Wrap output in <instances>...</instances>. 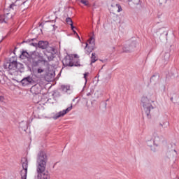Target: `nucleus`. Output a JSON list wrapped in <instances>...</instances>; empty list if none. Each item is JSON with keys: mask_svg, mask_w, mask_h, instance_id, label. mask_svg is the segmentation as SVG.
I'll return each mask as SVG.
<instances>
[{"mask_svg": "<svg viewBox=\"0 0 179 179\" xmlns=\"http://www.w3.org/2000/svg\"><path fill=\"white\" fill-rule=\"evenodd\" d=\"M36 163V179H50V174L48 172H45V166H47V155L44 151H40L38 152Z\"/></svg>", "mask_w": 179, "mask_h": 179, "instance_id": "nucleus-1", "label": "nucleus"}, {"mask_svg": "<svg viewBox=\"0 0 179 179\" xmlns=\"http://www.w3.org/2000/svg\"><path fill=\"white\" fill-rule=\"evenodd\" d=\"M155 99H156V96L152 92H148L141 97V106H143L148 118H150L152 110L155 108L152 105V103H155Z\"/></svg>", "mask_w": 179, "mask_h": 179, "instance_id": "nucleus-2", "label": "nucleus"}, {"mask_svg": "<svg viewBox=\"0 0 179 179\" xmlns=\"http://www.w3.org/2000/svg\"><path fill=\"white\" fill-rule=\"evenodd\" d=\"M29 62L31 63L33 67L38 66L39 64H42L43 66H48V61L38 52H35L30 55Z\"/></svg>", "mask_w": 179, "mask_h": 179, "instance_id": "nucleus-3", "label": "nucleus"}, {"mask_svg": "<svg viewBox=\"0 0 179 179\" xmlns=\"http://www.w3.org/2000/svg\"><path fill=\"white\" fill-rule=\"evenodd\" d=\"M164 139V138L163 136L160 135V133L154 131L151 136V141H152L153 145H148V146L150 148V150H152V152H157V148L160 147V145Z\"/></svg>", "mask_w": 179, "mask_h": 179, "instance_id": "nucleus-4", "label": "nucleus"}, {"mask_svg": "<svg viewBox=\"0 0 179 179\" xmlns=\"http://www.w3.org/2000/svg\"><path fill=\"white\" fill-rule=\"evenodd\" d=\"M6 69H8L10 75H15L16 72H19L20 69H23L24 66L22 63H17V62H12L10 63H6L4 65Z\"/></svg>", "mask_w": 179, "mask_h": 179, "instance_id": "nucleus-5", "label": "nucleus"}, {"mask_svg": "<svg viewBox=\"0 0 179 179\" xmlns=\"http://www.w3.org/2000/svg\"><path fill=\"white\" fill-rule=\"evenodd\" d=\"M150 82L152 83V87L155 90H166V81L164 80H159V76H153Z\"/></svg>", "mask_w": 179, "mask_h": 179, "instance_id": "nucleus-6", "label": "nucleus"}, {"mask_svg": "<svg viewBox=\"0 0 179 179\" xmlns=\"http://www.w3.org/2000/svg\"><path fill=\"white\" fill-rule=\"evenodd\" d=\"M21 163L23 170L21 171V178L27 179V167L29 166V162L27 158H22L21 159Z\"/></svg>", "mask_w": 179, "mask_h": 179, "instance_id": "nucleus-7", "label": "nucleus"}, {"mask_svg": "<svg viewBox=\"0 0 179 179\" xmlns=\"http://www.w3.org/2000/svg\"><path fill=\"white\" fill-rule=\"evenodd\" d=\"M137 44L138 43L136 41H133L130 44L126 45L123 48V51H124V52H131V51H134L135 48H136Z\"/></svg>", "mask_w": 179, "mask_h": 179, "instance_id": "nucleus-8", "label": "nucleus"}, {"mask_svg": "<svg viewBox=\"0 0 179 179\" xmlns=\"http://www.w3.org/2000/svg\"><path fill=\"white\" fill-rule=\"evenodd\" d=\"M71 110H72V105L67 108L66 109L63 110L62 111H60L58 113H57L53 117L54 120H58V118L64 117V115H65V114H68V113H69Z\"/></svg>", "mask_w": 179, "mask_h": 179, "instance_id": "nucleus-9", "label": "nucleus"}, {"mask_svg": "<svg viewBox=\"0 0 179 179\" xmlns=\"http://www.w3.org/2000/svg\"><path fill=\"white\" fill-rule=\"evenodd\" d=\"M33 82H34V80H33V78L30 76L24 78L21 80V83L23 86H27V85H30L33 83Z\"/></svg>", "mask_w": 179, "mask_h": 179, "instance_id": "nucleus-10", "label": "nucleus"}, {"mask_svg": "<svg viewBox=\"0 0 179 179\" xmlns=\"http://www.w3.org/2000/svg\"><path fill=\"white\" fill-rule=\"evenodd\" d=\"M63 65H66V66H73L74 64L71 58L66 57L63 60Z\"/></svg>", "mask_w": 179, "mask_h": 179, "instance_id": "nucleus-11", "label": "nucleus"}, {"mask_svg": "<svg viewBox=\"0 0 179 179\" xmlns=\"http://www.w3.org/2000/svg\"><path fill=\"white\" fill-rule=\"evenodd\" d=\"M31 92L34 94H38L41 92V87L40 85H34L31 88Z\"/></svg>", "mask_w": 179, "mask_h": 179, "instance_id": "nucleus-12", "label": "nucleus"}, {"mask_svg": "<svg viewBox=\"0 0 179 179\" xmlns=\"http://www.w3.org/2000/svg\"><path fill=\"white\" fill-rule=\"evenodd\" d=\"M167 156L169 159L177 157V151H176V149L169 150L167 152Z\"/></svg>", "mask_w": 179, "mask_h": 179, "instance_id": "nucleus-13", "label": "nucleus"}, {"mask_svg": "<svg viewBox=\"0 0 179 179\" xmlns=\"http://www.w3.org/2000/svg\"><path fill=\"white\" fill-rule=\"evenodd\" d=\"M112 10L113 12H122V8H121V6L118 3H116V4H112Z\"/></svg>", "mask_w": 179, "mask_h": 179, "instance_id": "nucleus-14", "label": "nucleus"}, {"mask_svg": "<svg viewBox=\"0 0 179 179\" xmlns=\"http://www.w3.org/2000/svg\"><path fill=\"white\" fill-rule=\"evenodd\" d=\"M94 49V46L89 45V43H86V45L85 47V54H90Z\"/></svg>", "mask_w": 179, "mask_h": 179, "instance_id": "nucleus-15", "label": "nucleus"}, {"mask_svg": "<svg viewBox=\"0 0 179 179\" xmlns=\"http://www.w3.org/2000/svg\"><path fill=\"white\" fill-rule=\"evenodd\" d=\"M39 48H42V50H45L48 45V43L47 41H39L38 44Z\"/></svg>", "mask_w": 179, "mask_h": 179, "instance_id": "nucleus-16", "label": "nucleus"}, {"mask_svg": "<svg viewBox=\"0 0 179 179\" xmlns=\"http://www.w3.org/2000/svg\"><path fill=\"white\" fill-rule=\"evenodd\" d=\"M46 49V52H48V54H50V55H54L55 54V48L51 46H47Z\"/></svg>", "mask_w": 179, "mask_h": 179, "instance_id": "nucleus-17", "label": "nucleus"}, {"mask_svg": "<svg viewBox=\"0 0 179 179\" xmlns=\"http://www.w3.org/2000/svg\"><path fill=\"white\" fill-rule=\"evenodd\" d=\"M66 22L68 24L71 26V30H73V29H75V27H73V22H72V19L71 17H67L66 19Z\"/></svg>", "mask_w": 179, "mask_h": 179, "instance_id": "nucleus-18", "label": "nucleus"}, {"mask_svg": "<svg viewBox=\"0 0 179 179\" xmlns=\"http://www.w3.org/2000/svg\"><path fill=\"white\" fill-rule=\"evenodd\" d=\"M20 57L22 59L29 58V61H30V55H29V53L27 51H23L22 52Z\"/></svg>", "mask_w": 179, "mask_h": 179, "instance_id": "nucleus-19", "label": "nucleus"}, {"mask_svg": "<svg viewBox=\"0 0 179 179\" xmlns=\"http://www.w3.org/2000/svg\"><path fill=\"white\" fill-rule=\"evenodd\" d=\"M71 87H69V85H62L61 86V90H62V92H64L65 93H66V92H68V90H70Z\"/></svg>", "mask_w": 179, "mask_h": 179, "instance_id": "nucleus-20", "label": "nucleus"}, {"mask_svg": "<svg viewBox=\"0 0 179 179\" xmlns=\"http://www.w3.org/2000/svg\"><path fill=\"white\" fill-rule=\"evenodd\" d=\"M87 43L89 44V45L94 47V38L93 37H91Z\"/></svg>", "mask_w": 179, "mask_h": 179, "instance_id": "nucleus-21", "label": "nucleus"}, {"mask_svg": "<svg viewBox=\"0 0 179 179\" xmlns=\"http://www.w3.org/2000/svg\"><path fill=\"white\" fill-rule=\"evenodd\" d=\"M97 61V57H96V53H92L91 57V64H94Z\"/></svg>", "mask_w": 179, "mask_h": 179, "instance_id": "nucleus-22", "label": "nucleus"}, {"mask_svg": "<svg viewBox=\"0 0 179 179\" xmlns=\"http://www.w3.org/2000/svg\"><path fill=\"white\" fill-rule=\"evenodd\" d=\"M83 3V5H85V6H89V1L87 0H78Z\"/></svg>", "mask_w": 179, "mask_h": 179, "instance_id": "nucleus-23", "label": "nucleus"}, {"mask_svg": "<svg viewBox=\"0 0 179 179\" xmlns=\"http://www.w3.org/2000/svg\"><path fill=\"white\" fill-rule=\"evenodd\" d=\"M43 72H44V69H43L42 67H39L37 69V73H43Z\"/></svg>", "mask_w": 179, "mask_h": 179, "instance_id": "nucleus-24", "label": "nucleus"}, {"mask_svg": "<svg viewBox=\"0 0 179 179\" xmlns=\"http://www.w3.org/2000/svg\"><path fill=\"white\" fill-rule=\"evenodd\" d=\"M87 76H89V73H84V79L85 80V83L87 82Z\"/></svg>", "mask_w": 179, "mask_h": 179, "instance_id": "nucleus-25", "label": "nucleus"}, {"mask_svg": "<svg viewBox=\"0 0 179 179\" xmlns=\"http://www.w3.org/2000/svg\"><path fill=\"white\" fill-rule=\"evenodd\" d=\"M10 9H16L17 6L15 3H12L10 5Z\"/></svg>", "mask_w": 179, "mask_h": 179, "instance_id": "nucleus-26", "label": "nucleus"}, {"mask_svg": "<svg viewBox=\"0 0 179 179\" xmlns=\"http://www.w3.org/2000/svg\"><path fill=\"white\" fill-rule=\"evenodd\" d=\"M6 23V20L5 18H0V23Z\"/></svg>", "mask_w": 179, "mask_h": 179, "instance_id": "nucleus-27", "label": "nucleus"}, {"mask_svg": "<svg viewBox=\"0 0 179 179\" xmlns=\"http://www.w3.org/2000/svg\"><path fill=\"white\" fill-rule=\"evenodd\" d=\"M72 30H73L74 34L77 35L78 38H79V40H80V37H79V35L78 34V33H76V31L73 30V29Z\"/></svg>", "mask_w": 179, "mask_h": 179, "instance_id": "nucleus-28", "label": "nucleus"}, {"mask_svg": "<svg viewBox=\"0 0 179 179\" xmlns=\"http://www.w3.org/2000/svg\"><path fill=\"white\" fill-rule=\"evenodd\" d=\"M166 0H159V3L162 4V3H165Z\"/></svg>", "mask_w": 179, "mask_h": 179, "instance_id": "nucleus-29", "label": "nucleus"}, {"mask_svg": "<svg viewBox=\"0 0 179 179\" xmlns=\"http://www.w3.org/2000/svg\"><path fill=\"white\" fill-rule=\"evenodd\" d=\"M106 79H108V80H110V79H111V74H108Z\"/></svg>", "mask_w": 179, "mask_h": 179, "instance_id": "nucleus-30", "label": "nucleus"}, {"mask_svg": "<svg viewBox=\"0 0 179 179\" xmlns=\"http://www.w3.org/2000/svg\"><path fill=\"white\" fill-rule=\"evenodd\" d=\"M31 45H32L33 47H37V43H31Z\"/></svg>", "mask_w": 179, "mask_h": 179, "instance_id": "nucleus-31", "label": "nucleus"}, {"mask_svg": "<svg viewBox=\"0 0 179 179\" xmlns=\"http://www.w3.org/2000/svg\"><path fill=\"white\" fill-rule=\"evenodd\" d=\"M4 100L3 96H0V101H3Z\"/></svg>", "mask_w": 179, "mask_h": 179, "instance_id": "nucleus-32", "label": "nucleus"}, {"mask_svg": "<svg viewBox=\"0 0 179 179\" xmlns=\"http://www.w3.org/2000/svg\"><path fill=\"white\" fill-rule=\"evenodd\" d=\"M45 55L47 57L48 59L50 61V57H48V55H47V52H45Z\"/></svg>", "mask_w": 179, "mask_h": 179, "instance_id": "nucleus-33", "label": "nucleus"}, {"mask_svg": "<svg viewBox=\"0 0 179 179\" xmlns=\"http://www.w3.org/2000/svg\"><path fill=\"white\" fill-rule=\"evenodd\" d=\"M101 62L106 63V62H107L108 59H105L101 60Z\"/></svg>", "mask_w": 179, "mask_h": 179, "instance_id": "nucleus-34", "label": "nucleus"}, {"mask_svg": "<svg viewBox=\"0 0 179 179\" xmlns=\"http://www.w3.org/2000/svg\"><path fill=\"white\" fill-rule=\"evenodd\" d=\"M171 100H173V98H171Z\"/></svg>", "mask_w": 179, "mask_h": 179, "instance_id": "nucleus-35", "label": "nucleus"}]
</instances>
